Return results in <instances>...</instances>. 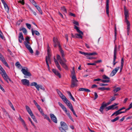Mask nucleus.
<instances>
[{
  "instance_id": "obj_1",
  "label": "nucleus",
  "mask_w": 132,
  "mask_h": 132,
  "mask_svg": "<svg viewBox=\"0 0 132 132\" xmlns=\"http://www.w3.org/2000/svg\"><path fill=\"white\" fill-rule=\"evenodd\" d=\"M53 42H54V46L55 47L58 46L59 47V51L61 54L62 57L64 56V51L62 50L60 44L57 38L54 37L53 38Z\"/></svg>"
},
{
  "instance_id": "obj_2",
  "label": "nucleus",
  "mask_w": 132,
  "mask_h": 132,
  "mask_svg": "<svg viewBox=\"0 0 132 132\" xmlns=\"http://www.w3.org/2000/svg\"><path fill=\"white\" fill-rule=\"evenodd\" d=\"M60 124L61 127H59V130L61 132H66V130H67L68 129V127L67 124L64 122L61 121Z\"/></svg>"
},
{
  "instance_id": "obj_3",
  "label": "nucleus",
  "mask_w": 132,
  "mask_h": 132,
  "mask_svg": "<svg viewBox=\"0 0 132 132\" xmlns=\"http://www.w3.org/2000/svg\"><path fill=\"white\" fill-rule=\"evenodd\" d=\"M102 77L103 79L106 80H103L100 79V78H97L94 79L93 80V81H101V82L103 83H108L110 82V78L108 76H106V75H103Z\"/></svg>"
},
{
  "instance_id": "obj_4",
  "label": "nucleus",
  "mask_w": 132,
  "mask_h": 132,
  "mask_svg": "<svg viewBox=\"0 0 132 132\" xmlns=\"http://www.w3.org/2000/svg\"><path fill=\"white\" fill-rule=\"evenodd\" d=\"M74 28L76 29L77 32L79 33V34H76L75 35V37L76 38H81L82 39V35H83V33L79 29V28L77 27L75 25Z\"/></svg>"
},
{
  "instance_id": "obj_5",
  "label": "nucleus",
  "mask_w": 132,
  "mask_h": 132,
  "mask_svg": "<svg viewBox=\"0 0 132 132\" xmlns=\"http://www.w3.org/2000/svg\"><path fill=\"white\" fill-rule=\"evenodd\" d=\"M60 64L63 68L66 70H68V68L67 65L65 64L67 61L65 58H57Z\"/></svg>"
},
{
  "instance_id": "obj_6",
  "label": "nucleus",
  "mask_w": 132,
  "mask_h": 132,
  "mask_svg": "<svg viewBox=\"0 0 132 132\" xmlns=\"http://www.w3.org/2000/svg\"><path fill=\"white\" fill-rule=\"evenodd\" d=\"M76 76H72L71 77V87L72 88L78 86L77 82H78Z\"/></svg>"
},
{
  "instance_id": "obj_7",
  "label": "nucleus",
  "mask_w": 132,
  "mask_h": 132,
  "mask_svg": "<svg viewBox=\"0 0 132 132\" xmlns=\"http://www.w3.org/2000/svg\"><path fill=\"white\" fill-rule=\"evenodd\" d=\"M24 68H22L21 70V71L26 76L24 77L25 78H27L26 76L30 77L32 76L31 73L29 71H28V69L27 68L25 67H23Z\"/></svg>"
},
{
  "instance_id": "obj_8",
  "label": "nucleus",
  "mask_w": 132,
  "mask_h": 132,
  "mask_svg": "<svg viewBox=\"0 0 132 132\" xmlns=\"http://www.w3.org/2000/svg\"><path fill=\"white\" fill-rule=\"evenodd\" d=\"M30 85L31 86H34L38 91L39 90V88H40V89L43 90H45L43 86L41 85H37V83L36 82H32L30 84Z\"/></svg>"
},
{
  "instance_id": "obj_9",
  "label": "nucleus",
  "mask_w": 132,
  "mask_h": 132,
  "mask_svg": "<svg viewBox=\"0 0 132 132\" xmlns=\"http://www.w3.org/2000/svg\"><path fill=\"white\" fill-rule=\"evenodd\" d=\"M111 102L110 101L109 102H108L107 103H104L105 102H103L102 103L101 106L100 107L99 109V110L103 114L104 113L103 110L108 105L110 104Z\"/></svg>"
},
{
  "instance_id": "obj_10",
  "label": "nucleus",
  "mask_w": 132,
  "mask_h": 132,
  "mask_svg": "<svg viewBox=\"0 0 132 132\" xmlns=\"http://www.w3.org/2000/svg\"><path fill=\"white\" fill-rule=\"evenodd\" d=\"M79 53L80 54L83 55L87 57H88V56H95L97 55V53L95 52L92 53H86L81 51H79Z\"/></svg>"
},
{
  "instance_id": "obj_11",
  "label": "nucleus",
  "mask_w": 132,
  "mask_h": 132,
  "mask_svg": "<svg viewBox=\"0 0 132 132\" xmlns=\"http://www.w3.org/2000/svg\"><path fill=\"white\" fill-rule=\"evenodd\" d=\"M24 44L26 48L28 50L29 52L31 53H33V51L31 48L30 45V44H27L26 43V42H24Z\"/></svg>"
},
{
  "instance_id": "obj_12",
  "label": "nucleus",
  "mask_w": 132,
  "mask_h": 132,
  "mask_svg": "<svg viewBox=\"0 0 132 132\" xmlns=\"http://www.w3.org/2000/svg\"><path fill=\"white\" fill-rule=\"evenodd\" d=\"M21 82L23 85L28 86L30 85V82L29 80L26 79H22Z\"/></svg>"
},
{
  "instance_id": "obj_13",
  "label": "nucleus",
  "mask_w": 132,
  "mask_h": 132,
  "mask_svg": "<svg viewBox=\"0 0 132 132\" xmlns=\"http://www.w3.org/2000/svg\"><path fill=\"white\" fill-rule=\"evenodd\" d=\"M124 14L125 15V21H128L127 19V17L128 16V11L126 7H124Z\"/></svg>"
},
{
  "instance_id": "obj_14",
  "label": "nucleus",
  "mask_w": 132,
  "mask_h": 132,
  "mask_svg": "<svg viewBox=\"0 0 132 132\" xmlns=\"http://www.w3.org/2000/svg\"><path fill=\"white\" fill-rule=\"evenodd\" d=\"M62 100L66 103L69 108L71 107V106H72L70 101L66 98V97L64 98V99H63Z\"/></svg>"
},
{
  "instance_id": "obj_15",
  "label": "nucleus",
  "mask_w": 132,
  "mask_h": 132,
  "mask_svg": "<svg viewBox=\"0 0 132 132\" xmlns=\"http://www.w3.org/2000/svg\"><path fill=\"white\" fill-rule=\"evenodd\" d=\"M50 117L52 121L55 123L57 122V120L56 117L53 114L51 113L50 114Z\"/></svg>"
},
{
  "instance_id": "obj_16",
  "label": "nucleus",
  "mask_w": 132,
  "mask_h": 132,
  "mask_svg": "<svg viewBox=\"0 0 132 132\" xmlns=\"http://www.w3.org/2000/svg\"><path fill=\"white\" fill-rule=\"evenodd\" d=\"M120 68L119 67H118L116 68L115 69H114L111 72V74H110V76H114L115 74L116 73L117 71H118Z\"/></svg>"
},
{
  "instance_id": "obj_17",
  "label": "nucleus",
  "mask_w": 132,
  "mask_h": 132,
  "mask_svg": "<svg viewBox=\"0 0 132 132\" xmlns=\"http://www.w3.org/2000/svg\"><path fill=\"white\" fill-rule=\"evenodd\" d=\"M24 38L22 32H20L19 34V40L20 43H22V40H24Z\"/></svg>"
},
{
  "instance_id": "obj_18",
  "label": "nucleus",
  "mask_w": 132,
  "mask_h": 132,
  "mask_svg": "<svg viewBox=\"0 0 132 132\" xmlns=\"http://www.w3.org/2000/svg\"><path fill=\"white\" fill-rule=\"evenodd\" d=\"M52 71L56 75L58 76L59 78H61V74L59 72L57 71L55 69H52Z\"/></svg>"
},
{
  "instance_id": "obj_19",
  "label": "nucleus",
  "mask_w": 132,
  "mask_h": 132,
  "mask_svg": "<svg viewBox=\"0 0 132 132\" xmlns=\"http://www.w3.org/2000/svg\"><path fill=\"white\" fill-rule=\"evenodd\" d=\"M51 58H46V62L48 67V69L50 70V67L48 63H51Z\"/></svg>"
},
{
  "instance_id": "obj_20",
  "label": "nucleus",
  "mask_w": 132,
  "mask_h": 132,
  "mask_svg": "<svg viewBox=\"0 0 132 132\" xmlns=\"http://www.w3.org/2000/svg\"><path fill=\"white\" fill-rule=\"evenodd\" d=\"M33 5L36 8L38 11L39 12L42 14V11L40 8V7L38 5H37V4L36 3H35Z\"/></svg>"
},
{
  "instance_id": "obj_21",
  "label": "nucleus",
  "mask_w": 132,
  "mask_h": 132,
  "mask_svg": "<svg viewBox=\"0 0 132 132\" xmlns=\"http://www.w3.org/2000/svg\"><path fill=\"white\" fill-rule=\"evenodd\" d=\"M54 61L55 63L56 66L57 67V68L60 70L61 71V69L57 61H58L57 60H56V58H54Z\"/></svg>"
},
{
  "instance_id": "obj_22",
  "label": "nucleus",
  "mask_w": 132,
  "mask_h": 132,
  "mask_svg": "<svg viewBox=\"0 0 132 132\" xmlns=\"http://www.w3.org/2000/svg\"><path fill=\"white\" fill-rule=\"evenodd\" d=\"M58 103L59 105L60 106V107L64 111L65 113H67V110L66 108L64 106L59 102H58Z\"/></svg>"
},
{
  "instance_id": "obj_23",
  "label": "nucleus",
  "mask_w": 132,
  "mask_h": 132,
  "mask_svg": "<svg viewBox=\"0 0 132 132\" xmlns=\"http://www.w3.org/2000/svg\"><path fill=\"white\" fill-rule=\"evenodd\" d=\"M57 93L59 95L60 97L62 99V100L64 99V98L65 97V96L63 95V94L59 90L57 89Z\"/></svg>"
},
{
  "instance_id": "obj_24",
  "label": "nucleus",
  "mask_w": 132,
  "mask_h": 132,
  "mask_svg": "<svg viewBox=\"0 0 132 132\" xmlns=\"http://www.w3.org/2000/svg\"><path fill=\"white\" fill-rule=\"evenodd\" d=\"M31 31L32 35L33 36L34 35V34H35L36 35L38 36H39L40 35L39 32L37 30H33V29H31Z\"/></svg>"
},
{
  "instance_id": "obj_25",
  "label": "nucleus",
  "mask_w": 132,
  "mask_h": 132,
  "mask_svg": "<svg viewBox=\"0 0 132 132\" xmlns=\"http://www.w3.org/2000/svg\"><path fill=\"white\" fill-rule=\"evenodd\" d=\"M3 64L9 68L7 63L6 61L5 58H0Z\"/></svg>"
},
{
  "instance_id": "obj_26",
  "label": "nucleus",
  "mask_w": 132,
  "mask_h": 132,
  "mask_svg": "<svg viewBox=\"0 0 132 132\" xmlns=\"http://www.w3.org/2000/svg\"><path fill=\"white\" fill-rule=\"evenodd\" d=\"M78 90L79 91H84L87 92H90V90L89 89L82 88H79Z\"/></svg>"
},
{
  "instance_id": "obj_27",
  "label": "nucleus",
  "mask_w": 132,
  "mask_h": 132,
  "mask_svg": "<svg viewBox=\"0 0 132 132\" xmlns=\"http://www.w3.org/2000/svg\"><path fill=\"white\" fill-rule=\"evenodd\" d=\"M26 108L27 111L29 114L30 115L31 114H32L33 113L30 108L28 106L26 105Z\"/></svg>"
},
{
  "instance_id": "obj_28",
  "label": "nucleus",
  "mask_w": 132,
  "mask_h": 132,
  "mask_svg": "<svg viewBox=\"0 0 132 132\" xmlns=\"http://www.w3.org/2000/svg\"><path fill=\"white\" fill-rule=\"evenodd\" d=\"M0 70H1L3 73L2 74V73H1L2 76L3 75V76L7 75L5 71L1 65H0Z\"/></svg>"
},
{
  "instance_id": "obj_29",
  "label": "nucleus",
  "mask_w": 132,
  "mask_h": 132,
  "mask_svg": "<svg viewBox=\"0 0 132 132\" xmlns=\"http://www.w3.org/2000/svg\"><path fill=\"white\" fill-rule=\"evenodd\" d=\"M19 30L20 31H22L23 33L25 35H26L27 33V30L26 28H24L21 27L20 29Z\"/></svg>"
},
{
  "instance_id": "obj_30",
  "label": "nucleus",
  "mask_w": 132,
  "mask_h": 132,
  "mask_svg": "<svg viewBox=\"0 0 132 132\" xmlns=\"http://www.w3.org/2000/svg\"><path fill=\"white\" fill-rule=\"evenodd\" d=\"M117 48V45H115L114 49L113 58H116Z\"/></svg>"
},
{
  "instance_id": "obj_31",
  "label": "nucleus",
  "mask_w": 132,
  "mask_h": 132,
  "mask_svg": "<svg viewBox=\"0 0 132 132\" xmlns=\"http://www.w3.org/2000/svg\"><path fill=\"white\" fill-rule=\"evenodd\" d=\"M67 93H68V94L69 95V96H70V98L73 101L75 102V98H74L72 96V95L71 94V92H70L68 91V92H67Z\"/></svg>"
},
{
  "instance_id": "obj_32",
  "label": "nucleus",
  "mask_w": 132,
  "mask_h": 132,
  "mask_svg": "<svg viewBox=\"0 0 132 132\" xmlns=\"http://www.w3.org/2000/svg\"><path fill=\"white\" fill-rule=\"evenodd\" d=\"M69 109L71 110L73 112V114L76 117H77V116L76 113L74 110L72 106H71V107H69Z\"/></svg>"
},
{
  "instance_id": "obj_33",
  "label": "nucleus",
  "mask_w": 132,
  "mask_h": 132,
  "mask_svg": "<svg viewBox=\"0 0 132 132\" xmlns=\"http://www.w3.org/2000/svg\"><path fill=\"white\" fill-rule=\"evenodd\" d=\"M47 54H48V58H50L51 57V53L50 52V48L48 46L47 48Z\"/></svg>"
},
{
  "instance_id": "obj_34",
  "label": "nucleus",
  "mask_w": 132,
  "mask_h": 132,
  "mask_svg": "<svg viewBox=\"0 0 132 132\" xmlns=\"http://www.w3.org/2000/svg\"><path fill=\"white\" fill-rule=\"evenodd\" d=\"M119 111L118 110L115 111L112 114L111 116H112L114 115H115V116H116L119 114Z\"/></svg>"
},
{
  "instance_id": "obj_35",
  "label": "nucleus",
  "mask_w": 132,
  "mask_h": 132,
  "mask_svg": "<svg viewBox=\"0 0 132 132\" xmlns=\"http://www.w3.org/2000/svg\"><path fill=\"white\" fill-rule=\"evenodd\" d=\"M44 118L46 119L47 120H48V121L50 122H51L52 121L50 119V118H49V117L48 116H47L46 114H44Z\"/></svg>"
},
{
  "instance_id": "obj_36",
  "label": "nucleus",
  "mask_w": 132,
  "mask_h": 132,
  "mask_svg": "<svg viewBox=\"0 0 132 132\" xmlns=\"http://www.w3.org/2000/svg\"><path fill=\"white\" fill-rule=\"evenodd\" d=\"M126 22L127 24V31H129L130 28V24L128 21H125Z\"/></svg>"
},
{
  "instance_id": "obj_37",
  "label": "nucleus",
  "mask_w": 132,
  "mask_h": 132,
  "mask_svg": "<svg viewBox=\"0 0 132 132\" xmlns=\"http://www.w3.org/2000/svg\"><path fill=\"white\" fill-rule=\"evenodd\" d=\"M3 3L4 5V7L5 9H7L8 11H9V8L7 4L5 2L4 3Z\"/></svg>"
},
{
  "instance_id": "obj_38",
  "label": "nucleus",
  "mask_w": 132,
  "mask_h": 132,
  "mask_svg": "<svg viewBox=\"0 0 132 132\" xmlns=\"http://www.w3.org/2000/svg\"><path fill=\"white\" fill-rule=\"evenodd\" d=\"M106 12L107 14L108 17L109 16V6H106Z\"/></svg>"
},
{
  "instance_id": "obj_39",
  "label": "nucleus",
  "mask_w": 132,
  "mask_h": 132,
  "mask_svg": "<svg viewBox=\"0 0 132 132\" xmlns=\"http://www.w3.org/2000/svg\"><path fill=\"white\" fill-rule=\"evenodd\" d=\"M30 115L31 116V118L33 119V120L35 122H36V123H37V120H36V118L35 116L32 113V114H31Z\"/></svg>"
},
{
  "instance_id": "obj_40",
  "label": "nucleus",
  "mask_w": 132,
  "mask_h": 132,
  "mask_svg": "<svg viewBox=\"0 0 132 132\" xmlns=\"http://www.w3.org/2000/svg\"><path fill=\"white\" fill-rule=\"evenodd\" d=\"M8 101L9 102V105L11 106V108L12 109L14 110H15V109L14 108L13 105L12 104V103L11 102V101L9 100H8Z\"/></svg>"
},
{
  "instance_id": "obj_41",
  "label": "nucleus",
  "mask_w": 132,
  "mask_h": 132,
  "mask_svg": "<svg viewBox=\"0 0 132 132\" xmlns=\"http://www.w3.org/2000/svg\"><path fill=\"white\" fill-rule=\"evenodd\" d=\"M121 88L120 87H117L115 89H114L113 90V91L114 92V93H116L117 92L119 91L120 89Z\"/></svg>"
},
{
  "instance_id": "obj_42",
  "label": "nucleus",
  "mask_w": 132,
  "mask_h": 132,
  "mask_svg": "<svg viewBox=\"0 0 132 132\" xmlns=\"http://www.w3.org/2000/svg\"><path fill=\"white\" fill-rule=\"evenodd\" d=\"M66 113V114H67V116H68V117H69V119L71 121H72L73 122L74 121L73 120L72 117L71 116V115H70V113L69 112L68 113H67H67Z\"/></svg>"
},
{
  "instance_id": "obj_43",
  "label": "nucleus",
  "mask_w": 132,
  "mask_h": 132,
  "mask_svg": "<svg viewBox=\"0 0 132 132\" xmlns=\"http://www.w3.org/2000/svg\"><path fill=\"white\" fill-rule=\"evenodd\" d=\"M15 65L16 66H17L18 68H20L22 67V66L20 64L19 62H17L15 64Z\"/></svg>"
},
{
  "instance_id": "obj_44",
  "label": "nucleus",
  "mask_w": 132,
  "mask_h": 132,
  "mask_svg": "<svg viewBox=\"0 0 132 132\" xmlns=\"http://www.w3.org/2000/svg\"><path fill=\"white\" fill-rule=\"evenodd\" d=\"M61 10L62 11L65 13H67V11L64 6H63L61 7Z\"/></svg>"
},
{
  "instance_id": "obj_45",
  "label": "nucleus",
  "mask_w": 132,
  "mask_h": 132,
  "mask_svg": "<svg viewBox=\"0 0 132 132\" xmlns=\"http://www.w3.org/2000/svg\"><path fill=\"white\" fill-rule=\"evenodd\" d=\"M119 117L118 116L115 118L114 119L111 120V121L112 122H114L115 121H117L119 119Z\"/></svg>"
},
{
  "instance_id": "obj_46",
  "label": "nucleus",
  "mask_w": 132,
  "mask_h": 132,
  "mask_svg": "<svg viewBox=\"0 0 132 132\" xmlns=\"http://www.w3.org/2000/svg\"><path fill=\"white\" fill-rule=\"evenodd\" d=\"M132 108V102L130 104V105H129L128 108L125 110V111H126V112L127 111L129 110Z\"/></svg>"
},
{
  "instance_id": "obj_47",
  "label": "nucleus",
  "mask_w": 132,
  "mask_h": 132,
  "mask_svg": "<svg viewBox=\"0 0 132 132\" xmlns=\"http://www.w3.org/2000/svg\"><path fill=\"white\" fill-rule=\"evenodd\" d=\"M29 8L30 11L33 13L34 15H35L36 16L37 15L36 13L34 11V10L30 7H29Z\"/></svg>"
},
{
  "instance_id": "obj_48",
  "label": "nucleus",
  "mask_w": 132,
  "mask_h": 132,
  "mask_svg": "<svg viewBox=\"0 0 132 132\" xmlns=\"http://www.w3.org/2000/svg\"><path fill=\"white\" fill-rule=\"evenodd\" d=\"M28 120H29V121L31 123V124H32V125L34 126V128H36V127L35 126V125L34 124V123L32 122V121L31 120V119L30 117L28 118Z\"/></svg>"
},
{
  "instance_id": "obj_49",
  "label": "nucleus",
  "mask_w": 132,
  "mask_h": 132,
  "mask_svg": "<svg viewBox=\"0 0 132 132\" xmlns=\"http://www.w3.org/2000/svg\"><path fill=\"white\" fill-rule=\"evenodd\" d=\"M26 24L28 28L29 29H31V25L30 24L28 23H26Z\"/></svg>"
},
{
  "instance_id": "obj_50",
  "label": "nucleus",
  "mask_w": 132,
  "mask_h": 132,
  "mask_svg": "<svg viewBox=\"0 0 132 132\" xmlns=\"http://www.w3.org/2000/svg\"><path fill=\"white\" fill-rule=\"evenodd\" d=\"M108 108H109V110H114V107L113 105H112L110 106H108Z\"/></svg>"
},
{
  "instance_id": "obj_51",
  "label": "nucleus",
  "mask_w": 132,
  "mask_h": 132,
  "mask_svg": "<svg viewBox=\"0 0 132 132\" xmlns=\"http://www.w3.org/2000/svg\"><path fill=\"white\" fill-rule=\"evenodd\" d=\"M108 108H109V110H114V107L113 105H112L110 106H108Z\"/></svg>"
},
{
  "instance_id": "obj_52",
  "label": "nucleus",
  "mask_w": 132,
  "mask_h": 132,
  "mask_svg": "<svg viewBox=\"0 0 132 132\" xmlns=\"http://www.w3.org/2000/svg\"><path fill=\"white\" fill-rule=\"evenodd\" d=\"M0 37L2 39H4V37L3 36V33L1 31H0Z\"/></svg>"
},
{
  "instance_id": "obj_53",
  "label": "nucleus",
  "mask_w": 132,
  "mask_h": 132,
  "mask_svg": "<svg viewBox=\"0 0 132 132\" xmlns=\"http://www.w3.org/2000/svg\"><path fill=\"white\" fill-rule=\"evenodd\" d=\"M116 97L114 96L112 98H111L110 100V101L111 102H112L114 100H115L116 99Z\"/></svg>"
},
{
  "instance_id": "obj_54",
  "label": "nucleus",
  "mask_w": 132,
  "mask_h": 132,
  "mask_svg": "<svg viewBox=\"0 0 132 132\" xmlns=\"http://www.w3.org/2000/svg\"><path fill=\"white\" fill-rule=\"evenodd\" d=\"M24 0H20L18 1V2L20 3L22 5H24Z\"/></svg>"
},
{
  "instance_id": "obj_55",
  "label": "nucleus",
  "mask_w": 132,
  "mask_h": 132,
  "mask_svg": "<svg viewBox=\"0 0 132 132\" xmlns=\"http://www.w3.org/2000/svg\"><path fill=\"white\" fill-rule=\"evenodd\" d=\"M87 65H96V64L94 62V63H87Z\"/></svg>"
},
{
  "instance_id": "obj_56",
  "label": "nucleus",
  "mask_w": 132,
  "mask_h": 132,
  "mask_svg": "<svg viewBox=\"0 0 132 132\" xmlns=\"http://www.w3.org/2000/svg\"><path fill=\"white\" fill-rule=\"evenodd\" d=\"M19 119L22 123L24 121V120L21 118L20 116L19 117Z\"/></svg>"
},
{
  "instance_id": "obj_57",
  "label": "nucleus",
  "mask_w": 132,
  "mask_h": 132,
  "mask_svg": "<svg viewBox=\"0 0 132 132\" xmlns=\"http://www.w3.org/2000/svg\"><path fill=\"white\" fill-rule=\"evenodd\" d=\"M94 96H95V97L94 99L95 100L96 99H97L98 97V95L97 94V93L96 92H94Z\"/></svg>"
},
{
  "instance_id": "obj_58",
  "label": "nucleus",
  "mask_w": 132,
  "mask_h": 132,
  "mask_svg": "<svg viewBox=\"0 0 132 132\" xmlns=\"http://www.w3.org/2000/svg\"><path fill=\"white\" fill-rule=\"evenodd\" d=\"M40 113L42 114L43 116H44V113L43 112L42 110L40 109L39 110Z\"/></svg>"
},
{
  "instance_id": "obj_59",
  "label": "nucleus",
  "mask_w": 132,
  "mask_h": 132,
  "mask_svg": "<svg viewBox=\"0 0 132 132\" xmlns=\"http://www.w3.org/2000/svg\"><path fill=\"white\" fill-rule=\"evenodd\" d=\"M3 77L4 78V79L7 81V82L9 83V81L8 80H7V77H6V76L5 75L4 76H3Z\"/></svg>"
},
{
  "instance_id": "obj_60",
  "label": "nucleus",
  "mask_w": 132,
  "mask_h": 132,
  "mask_svg": "<svg viewBox=\"0 0 132 132\" xmlns=\"http://www.w3.org/2000/svg\"><path fill=\"white\" fill-rule=\"evenodd\" d=\"M116 58H113V65H114L116 63H117L118 62V61H116Z\"/></svg>"
},
{
  "instance_id": "obj_61",
  "label": "nucleus",
  "mask_w": 132,
  "mask_h": 132,
  "mask_svg": "<svg viewBox=\"0 0 132 132\" xmlns=\"http://www.w3.org/2000/svg\"><path fill=\"white\" fill-rule=\"evenodd\" d=\"M6 76V77H7V79L9 80V81L12 82L13 83V82L10 79L9 77L7 75H5Z\"/></svg>"
},
{
  "instance_id": "obj_62",
  "label": "nucleus",
  "mask_w": 132,
  "mask_h": 132,
  "mask_svg": "<svg viewBox=\"0 0 132 132\" xmlns=\"http://www.w3.org/2000/svg\"><path fill=\"white\" fill-rule=\"evenodd\" d=\"M98 89L102 91H103L105 90V87H99Z\"/></svg>"
},
{
  "instance_id": "obj_63",
  "label": "nucleus",
  "mask_w": 132,
  "mask_h": 132,
  "mask_svg": "<svg viewBox=\"0 0 132 132\" xmlns=\"http://www.w3.org/2000/svg\"><path fill=\"white\" fill-rule=\"evenodd\" d=\"M108 85L107 84H104L102 83H101L100 84V86H106Z\"/></svg>"
},
{
  "instance_id": "obj_64",
  "label": "nucleus",
  "mask_w": 132,
  "mask_h": 132,
  "mask_svg": "<svg viewBox=\"0 0 132 132\" xmlns=\"http://www.w3.org/2000/svg\"><path fill=\"white\" fill-rule=\"evenodd\" d=\"M73 23L75 24L76 25H77V26L79 25V23H78V22L77 21H74L73 22Z\"/></svg>"
}]
</instances>
